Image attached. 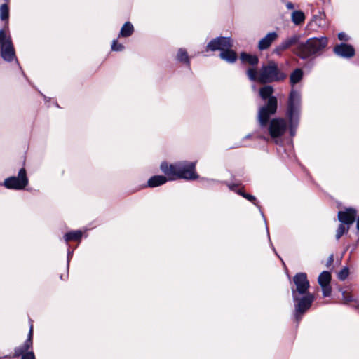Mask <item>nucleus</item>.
<instances>
[{
  "label": "nucleus",
  "instance_id": "f257e3e1",
  "mask_svg": "<svg viewBox=\"0 0 359 359\" xmlns=\"http://www.w3.org/2000/svg\"><path fill=\"white\" fill-rule=\"evenodd\" d=\"M247 75L251 81L261 83L280 81L287 76L279 69L277 63L274 61H269L266 65H262L258 72L255 68H249L247 70Z\"/></svg>",
  "mask_w": 359,
  "mask_h": 359
},
{
  "label": "nucleus",
  "instance_id": "f03ea898",
  "mask_svg": "<svg viewBox=\"0 0 359 359\" xmlns=\"http://www.w3.org/2000/svg\"><path fill=\"white\" fill-rule=\"evenodd\" d=\"M195 167L194 162L184 161L170 165L163 162L161 165V170L170 180L177 179L189 180L198 178V175L195 172Z\"/></svg>",
  "mask_w": 359,
  "mask_h": 359
},
{
  "label": "nucleus",
  "instance_id": "7ed1b4c3",
  "mask_svg": "<svg viewBox=\"0 0 359 359\" xmlns=\"http://www.w3.org/2000/svg\"><path fill=\"white\" fill-rule=\"evenodd\" d=\"M273 88L271 86H264L259 89V95L262 100H266L267 102L264 106L259 108L258 112V121L262 127H265L270 116L276 112L278 100L272 96Z\"/></svg>",
  "mask_w": 359,
  "mask_h": 359
},
{
  "label": "nucleus",
  "instance_id": "20e7f679",
  "mask_svg": "<svg viewBox=\"0 0 359 359\" xmlns=\"http://www.w3.org/2000/svg\"><path fill=\"white\" fill-rule=\"evenodd\" d=\"M327 43L328 39L325 36L310 38L305 43H299L294 53L302 59H307L320 54Z\"/></svg>",
  "mask_w": 359,
  "mask_h": 359
},
{
  "label": "nucleus",
  "instance_id": "39448f33",
  "mask_svg": "<svg viewBox=\"0 0 359 359\" xmlns=\"http://www.w3.org/2000/svg\"><path fill=\"white\" fill-rule=\"evenodd\" d=\"M233 46V42L229 37H217L210 41L207 48L215 51L219 50L220 57L228 62L233 63L237 60V54L235 51L231 50Z\"/></svg>",
  "mask_w": 359,
  "mask_h": 359
},
{
  "label": "nucleus",
  "instance_id": "423d86ee",
  "mask_svg": "<svg viewBox=\"0 0 359 359\" xmlns=\"http://www.w3.org/2000/svg\"><path fill=\"white\" fill-rule=\"evenodd\" d=\"M301 102V96L299 92L295 90H292L287 104V115L290 121V135L294 136L295 134L294 128L297 125V116L299 112Z\"/></svg>",
  "mask_w": 359,
  "mask_h": 359
},
{
  "label": "nucleus",
  "instance_id": "0eeeda50",
  "mask_svg": "<svg viewBox=\"0 0 359 359\" xmlns=\"http://www.w3.org/2000/svg\"><path fill=\"white\" fill-rule=\"evenodd\" d=\"M293 300L295 302L294 318L296 321L299 323L304 313L311 307L314 301V297L311 293L297 294V299Z\"/></svg>",
  "mask_w": 359,
  "mask_h": 359
},
{
  "label": "nucleus",
  "instance_id": "6e6552de",
  "mask_svg": "<svg viewBox=\"0 0 359 359\" xmlns=\"http://www.w3.org/2000/svg\"><path fill=\"white\" fill-rule=\"evenodd\" d=\"M33 325L31 324L27 339L24 344L14 350L13 356L17 358L21 356V359H35L34 353L32 351H29L33 344Z\"/></svg>",
  "mask_w": 359,
  "mask_h": 359
},
{
  "label": "nucleus",
  "instance_id": "1a4fd4ad",
  "mask_svg": "<svg viewBox=\"0 0 359 359\" xmlns=\"http://www.w3.org/2000/svg\"><path fill=\"white\" fill-rule=\"evenodd\" d=\"M293 282L295 285V288H292L293 299H297V294L309 293L308 290L310 287V284L305 273H297L293 278Z\"/></svg>",
  "mask_w": 359,
  "mask_h": 359
},
{
  "label": "nucleus",
  "instance_id": "9d476101",
  "mask_svg": "<svg viewBox=\"0 0 359 359\" xmlns=\"http://www.w3.org/2000/svg\"><path fill=\"white\" fill-rule=\"evenodd\" d=\"M28 178L25 168L19 170L18 177H10L5 180L4 186L8 189L20 190L28 184Z\"/></svg>",
  "mask_w": 359,
  "mask_h": 359
},
{
  "label": "nucleus",
  "instance_id": "9b49d317",
  "mask_svg": "<svg viewBox=\"0 0 359 359\" xmlns=\"http://www.w3.org/2000/svg\"><path fill=\"white\" fill-rule=\"evenodd\" d=\"M0 45L1 46V55L6 61L11 62L15 57V50L9 36H7L3 30L2 36L0 37Z\"/></svg>",
  "mask_w": 359,
  "mask_h": 359
},
{
  "label": "nucleus",
  "instance_id": "f8f14e48",
  "mask_svg": "<svg viewBox=\"0 0 359 359\" xmlns=\"http://www.w3.org/2000/svg\"><path fill=\"white\" fill-rule=\"evenodd\" d=\"M287 128V122L285 119L278 118L272 119L269 123V132L273 139L282 136Z\"/></svg>",
  "mask_w": 359,
  "mask_h": 359
},
{
  "label": "nucleus",
  "instance_id": "ddd939ff",
  "mask_svg": "<svg viewBox=\"0 0 359 359\" xmlns=\"http://www.w3.org/2000/svg\"><path fill=\"white\" fill-rule=\"evenodd\" d=\"M357 216V211L354 208H346L345 210L338 212V219L343 224L348 226L352 224Z\"/></svg>",
  "mask_w": 359,
  "mask_h": 359
},
{
  "label": "nucleus",
  "instance_id": "4468645a",
  "mask_svg": "<svg viewBox=\"0 0 359 359\" xmlns=\"http://www.w3.org/2000/svg\"><path fill=\"white\" fill-rule=\"evenodd\" d=\"M299 39V35H294L283 41L276 48L273 53L277 55H280L283 51L290 48L292 46L296 44Z\"/></svg>",
  "mask_w": 359,
  "mask_h": 359
},
{
  "label": "nucleus",
  "instance_id": "2eb2a0df",
  "mask_svg": "<svg viewBox=\"0 0 359 359\" xmlns=\"http://www.w3.org/2000/svg\"><path fill=\"white\" fill-rule=\"evenodd\" d=\"M334 53L343 57H351L355 54V50L351 45L346 43H341L334 48Z\"/></svg>",
  "mask_w": 359,
  "mask_h": 359
},
{
  "label": "nucleus",
  "instance_id": "dca6fc26",
  "mask_svg": "<svg viewBox=\"0 0 359 359\" xmlns=\"http://www.w3.org/2000/svg\"><path fill=\"white\" fill-rule=\"evenodd\" d=\"M278 34L276 32L268 33L259 41L258 43V48L260 50H264L269 48L273 42H274L278 39Z\"/></svg>",
  "mask_w": 359,
  "mask_h": 359
},
{
  "label": "nucleus",
  "instance_id": "f3484780",
  "mask_svg": "<svg viewBox=\"0 0 359 359\" xmlns=\"http://www.w3.org/2000/svg\"><path fill=\"white\" fill-rule=\"evenodd\" d=\"M240 59L243 62L247 63L250 65H256L258 64L259 59L257 55L242 53Z\"/></svg>",
  "mask_w": 359,
  "mask_h": 359
},
{
  "label": "nucleus",
  "instance_id": "a211bd4d",
  "mask_svg": "<svg viewBox=\"0 0 359 359\" xmlns=\"http://www.w3.org/2000/svg\"><path fill=\"white\" fill-rule=\"evenodd\" d=\"M167 182V178L162 175H156L151 177L148 181V186L149 187H156L165 184Z\"/></svg>",
  "mask_w": 359,
  "mask_h": 359
},
{
  "label": "nucleus",
  "instance_id": "6ab92c4d",
  "mask_svg": "<svg viewBox=\"0 0 359 359\" xmlns=\"http://www.w3.org/2000/svg\"><path fill=\"white\" fill-rule=\"evenodd\" d=\"M291 18L294 24L299 25L304 22L305 15L304 13L301 11H294L292 13Z\"/></svg>",
  "mask_w": 359,
  "mask_h": 359
},
{
  "label": "nucleus",
  "instance_id": "aec40b11",
  "mask_svg": "<svg viewBox=\"0 0 359 359\" xmlns=\"http://www.w3.org/2000/svg\"><path fill=\"white\" fill-rule=\"evenodd\" d=\"M303 77V71L301 69H296L292 72L290 76V83L293 86L299 83Z\"/></svg>",
  "mask_w": 359,
  "mask_h": 359
},
{
  "label": "nucleus",
  "instance_id": "412c9836",
  "mask_svg": "<svg viewBox=\"0 0 359 359\" xmlns=\"http://www.w3.org/2000/svg\"><path fill=\"white\" fill-rule=\"evenodd\" d=\"M133 31L134 28L133 25L130 22H127L122 27L119 34V36L128 37L133 33Z\"/></svg>",
  "mask_w": 359,
  "mask_h": 359
},
{
  "label": "nucleus",
  "instance_id": "4be33fe9",
  "mask_svg": "<svg viewBox=\"0 0 359 359\" xmlns=\"http://www.w3.org/2000/svg\"><path fill=\"white\" fill-rule=\"evenodd\" d=\"M82 236V232L81 231H71L65 235V239L66 242L69 241H79Z\"/></svg>",
  "mask_w": 359,
  "mask_h": 359
},
{
  "label": "nucleus",
  "instance_id": "5701e85b",
  "mask_svg": "<svg viewBox=\"0 0 359 359\" xmlns=\"http://www.w3.org/2000/svg\"><path fill=\"white\" fill-rule=\"evenodd\" d=\"M318 283L320 285H327L331 281V274L328 271L322 272L318 277Z\"/></svg>",
  "mask_w": 359,
  "mask_h": 359
},
{
  "label": "nucleus",
  "instance_id": "b1692460",
  "mask_svg": "<svg viewBox=\"0 0 359 359\" xmlns=\"http://www.w3.org/2000/svg\"><path fill=\"white\" fill-rule=\"evenodd\" d=\"M9 17V9L7 4H4L0 6V18L1 20H6Z\"/></svg>",
  "mask_w": 359,
  "mask_h": 359
},
{
  "label": "nucleus",
  "instance_id": "393cba45",
  "mask_svg": "<svg viewBox=\"0 0 359 359\" xmlns=\"http://www.w3.org/2000/svg\"><path fill=\"white\" fill-rule=\"evenodd\" d=\"M177 57L178 60L181 62H185L188 65H189V57L186 50L180 48L178 50Z\"/></svg>",
  "mask_w": 359,
  "mask_h": 359
},
{
  "label": "nucleus",
  "instance_id": "a878e982",
  "mask_svg": "<svg viewBox=\"0 0 359 359\" xmlns=\"http://www.w3.org/2000/svg\"><path fill=\"white\" fill-rule=\"evenodd\" d=\"M349 226L345 227L344 224H341L337 230L336 233V238L337 240H339L344 233H347L348 231Z\"/></svg>",
  "mask_w": 359,
  "mask_h": 359
},
{
  "label": "nucleus",
  "instance_id": "bb28decb",
  "mask_svg": "<svg viewBox=\"0 0 359 359\" xmlns=\"http://www.w3.org/2000/svg\"><path fill=\"white\" fill-rule=\"evenodd\" d=\"M348 269L344 267L338 273L337 277L340 280H344L348 277Z\"/></svg>",
  "mask_w": 359,
  "mask_h": 359
},
{
  "label": "nucleus",
  "instance_id": "cd10ccee",
  "mask_svg": "<svg viewBox=\"0 0 359 359\" xmlns=\"http://www.w3.org/2000/svg\"><path fill=\"white\" fill-rule=\"evenodd\" d=\"M324 297H329L332 292L330 284L320 285Z\"/></svg>",
  "mask_w": 359,
  "mask_h": 359
},
{
  "label": "nucleus",
  "instance_id": "c85d7f7f",
  "mask_svg": "<svg viewBox=\"0 0 359 359\" xmlns=\"http://www.w3.org/2000/svg\"><path fill=\"white\" fill-rule=\"evenodd\" d=\"M343 301L345 304L349 303L353 301L352 294L348 292L344 291L342 292Z\"/></svg>",
  "mask_w": 359,
  "mask_h": 359
},
{
  "label": "nucleus",
  "instance_id": "c756f323",
  "mask_svg": "<svg viewBox=\"0 0 359 359\" xmlns=\"http://www.w3.org/2000/svg\"><path fill=\"white\" fill-rule=\"evenodd\" d=\"M238 194H241V196H243L245 198H246L248 201L252 202L255 205H257L256 198H255V197L254 196L248 194H245L244 192H242L241 191H239Z\"/></svg>",
  "mask_w": 359,
  "mask_h": 359
},
{
  "label": "nucleus",
  "instance_id": "7c9ffc66",
  "mask_svg": "<svg viewBox=\"0 0 359 359\" xmlns=\"http://www.w3.org/2000/svg\"><path fill=\"white\" fill-rule=\"evenodd\" d=\"M124 48L123 46L121 43H118L116 40H114L112 45H111V49L115 51H120L122 50Z\"/></svg>",
  "mask_w": 359,
  "mask_h": 359
},
{
  "label": "nucleus",
  "instance_id": "2f4dec72",
  "mask_svg": "<svg viewBox=\"0 0 359 359\" xmlns=\"http://www.w3.org/2000/svg\"><path fill=\"white\" fill-rule=\"evenodd\" d=\"M338 39L341 41H348V39L347 35L344 32H341L338 34Z\"/></svg>",
  "mask_w": 359,
  "mask_h": 359
},
{
  "label": "nucleus",
  "instance_id": "473e14b6",
  "mask_svg": "<svg viewBox=\"0 0 359 359\" xmlns=\"http://www.w3.org/2000/svg\"><path fill=\"white\" fill-rule=\"evenodd\" d=\"M286 7L288 8V9H293L294 8V5L291 2H288L287 4H286Z\"/></svg>",
  "mask_w": 359,
  "mask_h": 359
},
{
  "label": "nucleus",
  "instance_id": "72a5a7b5",
  "mask_svg": "<svg viewBox=\"0 0 359 359\" xmlns=\"http://www.w3.org/2000/svg\"><path fill=\"white\" fill-rule=\"evenodd\" d=\"M332 261H333V256L331 255L330 257L329 262H332Z\"/></svg>",
  "mask_w": 359,
  "mask_h": 359
},
{
  "label": "nucleus",
  "instance_id": "f704fd0d",
  "mask_svg": "<svg viewBox=\"0 0 359 359\" xmlns=\"http://www.w3.org/2000/svg\"><path fill=\"white\" fill-rule=\"evenodd\" d=\"M233 187H234V185H229V188L231 189L234 190Z\"/></svg>",
  "mask_w": 359,
  "mask_h": 359
}]
</instances>
